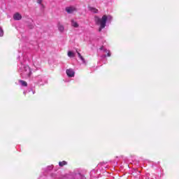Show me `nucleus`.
I'll use <instances>...</instances> for the list:
<instances>
[{"label":"nucleus","instance_id":"nucleus-1","mask_svg":"<svg viewBox=\"0 0 179 179\" xmlns=\"http://www.w3.org/2000/svg\"><path fill=\"white\" fill-rule=\"evenodd\" d=\"M113 20V17L111 15H103L101 18L95 16L94 21L97 26H99V31H101L104 27H106V24L107 22H111Z\"/></svg>","mask_w":179,"mask_h":179},{"label":"nucleus","instance_id":"nucleus-2","mask_svg":"<svg viewBox=\"0 0 179 179\" xmlns=\"http://www.w3.org/2000/svg\"><path fill=\"white\" fill-rule=\"evenodd\" d=\"M18 71L22 78H30L31 76V69L29 66L21 62L18 65Z\"/></svg>","mask_w":179,"mask_h":179},{"label":"nucleus","instance_id":"nucleus-3","mask_svg":"<svg viewBox=\"0 0 179 179\" xmlns=\"http://www.w3.org/2000/svg\"><path fill=\"white\" fill-rule=\"evenodd\" d=\"M65 10L68 13H73V12H76L77 9L76 6H71L66 7Z\"/></svg>","mask_w":179,"mask_h":179},{"label":"nucleus","instance_id":"nucleus-4","mask_svg":"<svg viewBox=\"0 0 179 179\" xmlns=\"http://www.w3.org/2000/svg\"><path fill=\"white\" fill-rule=\"evenodd\" d=\"M66 73L69 78H73V76H75V71L72 69H67Z\"/></svg>","mask_w":179,"mask_h":179},{"label":"nucleus","instance_id":"nucleus-5","mask_svg":"<svg viewBox=\"0 0 179 179\" xmlns=\"http://www.w3.org/2000/svg\"><path fill=\"white\" fill-rule=\"evenodd\" d=\"M57 29L60 33H64L65 30V27H64V24H61V22L57 23Z\"/></svg>","mask_w":179,"mask_h":179},{"label":"nucleus","instance_id":"nucleus-6","mask_svg":"<svg viewBox=\"0 0 179 179\" xmlns=\"http://www.w3.org/2000/svg\"><path fill=\"white\" fill-rule=\"evenodd\" d=\"M13 19H14V20H22V15H20V13H16L13 15Z\"/></svg>","mask_w":179,"mask_h":179},{"label":"nucleus","instance_id":"nucleus-7","mask_svg":"<svg viewBox=\"0 0 179 179\" xmlns=\"http://www.w3.org/2000/svg\"><path fill=\"white\" fill-rule=\"evenodd\" d=\"M89 10H90V12H92V13H99V10H97V8H94V7H89Z\"/></svg>","mask_w":179,"mask_h":179},{"label":"nucleus","instance_id":"nucleus-8","mask_svg":"<svg viewBox=\"0 0 179 179\" xmlns=\"http://www.w3.org/2000/svg\"><path fill=\"white\" fill-rule=\"evenodd\" d=\"M71 26H73V27L78 28L79 27V24H78L75 20H71Z\"/></svg>","mask_w":179,"mask_h":179},{"label":"nucleus","instance_id":"nucleus-9","mask_svg":"<svg viewBox=\"0 0 179 179\" xmlns=\"http://www.w3.org/2000/svg\"><path fill=\"white\" fill-rule=\"evenodd\" d=\"M77 54H78V57L80 58V59L82 61L83 64H86V60H85V58H83L82 55H80V53L79 52H77Z\"/></svg>","mask_w":179,"mask_h":179},{"label":"nucleus","instance_id":"nucleus-10","mask_svg":"<svg viewBox=\"0 0 179 179\" xmlns=\"http://www.w3.org/2000/svg\"><path fill=\"white\" fill-rule=\"evenodd\" d=\"M100 50L104 51V52H108L107 57H111V53H110V50H107L106 49H104V46H101Z\"/></svg>","mask_w":179,"mask_h":179},{"label":"nucleus","instance_id":"nucleus-11","mask_svg":"<svg viewBox=\"0 0 179 179\" xmlns=\"http://www.w3.org/2000/svg\"><path fill=\"white\" fill-rule=\"evenodd\" d=\"M66 164H68V163L66 161H62L59 162V166L60 167H64V166H66Z\"/></svg>","mask_w":179,"mask_h":179},{"label":"nucleus","instance_id":"nucleus-12","mask_svg":"<svg viewBox=\"0 0 179 179\" xmlns=\"http://www.w3.org/2000/svg\"><path fill=\"white\" fill-rule=\"evenodd\" d=\"M74 179H86V178H85V176H82L81 174H77Z\"/></svg>","mask_w":179,"mask_h":179},{"label":"nucleus","instance_id":"nucleus-13","mask_svg":"<svg viewBox=\"0 0 179 179\" xmlns=\"http://www.w3.org/2000/svg\"><path fill=\"white\" fill-rule=\"evenodd\" d=\"M68 57H69L70 58H73V57H75V53H73V52L72 51H69Z\"/></svg>","mask_w":179,"mask_h":179},{"label":"nucleus","instance_id":"nucleus-14","mask_svg":"<svg viewBox=\"0 0 179 179\" xmlns=\"http://www.w3.org/2000/svg\"><path fill=\"white\" fill-rule=\"evenodd\" d=\"M37 3L41 5V8L44 9V4H43V0H37Z\"/></svg>","mask_w":179,"mask_h":179},{"label":"nucleus","instance_id":"nucleus-15","mask_svg":"<svg viewBox=\"0 0 179 179\" xmlns=\"http://www.w3.org/2000/svg\"><path fill=\"white\" fill-rule=\"evenodd\" d=\"M20 83L21 84L22 86H24V87L27 86V83L24 80H20Z\"/></svg>","mask_w":179,"mask_h":179},{"label":"nucleus","instance_id":"nucleus-16","mask_svg":"<svg viewBox=\"0 0 179 179\" xmlns=\"http://www.w3.org/2000/svg\"><path fill=\"white\" fill-rule=\"evenodd\" d=\"M35 79H36V80H38V82H41L42 77L41 76H38L35 78Z\"/></svg>","mask_w":179,"mask_h":179},{"label":"nucleus","instance_id":"nucleus-17","mask_svg":"<svg viewBox=\"0 0 179 179\" xmlns=\"http://www.w3.org/2000/svg\"><path fill=\"white\" fill-rule=\"evenodd\" d=\"M3 36V29H2V27H0V37H2Z\"/></svg>","mask_w":179,"mask_h":179},{"label":"nucleus","instance_id":"nucleus-18","mask_svg":"<svg viewBox=\"0 0 179 179\" xmlns=\"http://www.w3.org/2000/svg\"><path fill=\"white\" fill-rule=\"evenodd\" d=\"M24 94H26V92H24Z\"/></svg>","mask_w":179,"mask_h":179},{"label":"nucleus","instance_id":"nucleus-19","mask_svg":"<svg viewBox=\"0 0 179 179\" xmlns=\"http://www.w3.org/2000/svg\"><path fill=\"white\" fill-rule=\"evenodd\" d=\"M50 169H52V166H50Z\"/></svg>","mask_w":179,"mask_h":179},{"label":"nucleus","instance_id":"nucleus-20","mask_svg":"<svg viewBox=\"0 0 179 179\" xmlns=\"http://www.w3.org/2000/svg\"><path fill=\"white\" fill-rule=\"evenodd\" d=\"M64 179H66V178H64Z\"/></svg>","mask_w":179,"mask_h":179}]
</instances>
